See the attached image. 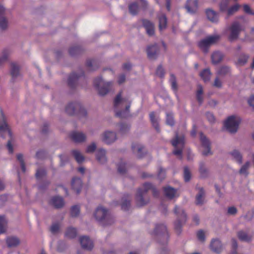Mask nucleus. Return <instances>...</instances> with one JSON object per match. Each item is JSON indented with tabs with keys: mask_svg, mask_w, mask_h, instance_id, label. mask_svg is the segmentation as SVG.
I'll list each match as a JSON object with an SVG mask.
<instances>
[{
	"mask_svg": "<svg viewBox=\"0 0 254 254\" xmlns=\"http://www.w3.org/2000/svg\"><path fill=\"white\" fill-rule=\"evenodd\" d=\"M114 105L117 117L123 118L127 116L130 106V102L128 98L123 97L120 93L115 98Z\"/></svg>",
	"mask_w": 254,
	"mask_h": 254,
	"instance_id": "1",
	"label": "nucleus"
},
{
	"mask_svg": "<svg viewBox=\"0 0 254 254\" xmlns=\"http://www.w3.org/2000/svg\"><path fill=\"white\" fill-rule=\"evenodd\" d=\"M151 189L152 190L153 194L155 196H157L158 195V191L156 189L154 188L150 183H144L142 186L138 190L135 198L137 206H142L148 203L149 199L145 196V194Z\"/></svg>",
	"mask_w": 254,
	"mask_h": 254,
	"instance_id": "2",
	"label": "nucleus"
},
{
	"mask_svg": "<svg viewBox=\"0 0 254 254\" xmlns=\"http://www.w3.org/2000/svg\"><path fill=\"white\" fill-rule=\"evenodd\" d=\"M94 216L97 221L103 225H111L114 222V218L111 213L107 209L102 206H99L96 209Z\"/></svg>",
	"mask_w": 254,
	"mask_h": 254,
	"instance_id": "3",
	"label": "nucleus"
},
{
	"mask_svg": "<svg viewBox=\"0 0 254 254\" xmlns=\"http://www.w3.org/2000/svg\"><path fill=\"white\" fill-rule=\"evenodd\" d=\"M174 213L176 215V220L174 223L175 229L180 234L182 227L187 221V216L184 209L181 206L176 205L174 209Z\"/></svg>",
	"mask_w": 254,
	"mask_h": 254,
	"instance_id": "4",
	"label": "nucleus"
},
{
	"mask_svg": "<svg viewBox=\"0 0 254 254\" xmlns=\"http://www.w3.org/2000/svg\"><path fill=\"white\" fill-rule=\"evenodd\" d=\"M243 30V27L239 21H233L226 29V31L229 33L228 35V40L231 42L237 40L239 38L240 33Z\"/></svg>",
	"mask_w": 254,
	"mask_h": 254,
	"instance_id": "5",
	"label": "nucleus"
},
{
	"mask_svg": "<svg viewBox=\"0 0 254 254\" xmlns=\"http://www.w3.org/2000/svg\"><path fill=\"white\" fill-rule=\"evenodd\" d=\"M94 85L97 88L99 94L104 96L111 90L113 83L112 81H105L101 77H98L95 79Z\"/></svg>",
	"mask_w": 254,
	"mask_h": 254,
	"instance_id": "6",
	"label": "nucleus"
},
{
	"mask_svg": "<svg viewBox=\"0 0 254 254\" xmlns=\"http://www.w3.org/2000/svg\"><path fill=\"white\" fill-rule=\"evenodd\" d=\"M220 39V36L214 35L202 39L198 43L199 48L204 53H207L210 47Z\"/></svg>",
	"mask_w": 254,
	"mask_h": 254,
	"instance_id": "7",
	"label": "nucleus"
},
{
	"mask_svg": "<svg viewBox=\"0 0 254 254\" xmlns=\"http://www.w3.org/2000/svg\"><path fill=\"white\" fill-rule=\"evenodd\" d=\"M172 144L175 148L173 151L174 154L181 157L185 144L184 136L183 135L179 136L176 134L175 138L172 141Z\"/></svg>",
	"mask_w": 254,
	"mask_h": 254,
	"instance_id": "8",
	"label": "nucleus"
},
{
	"mask_svg": "<svg viewBox=\"0 0 254 254\" xmlns=\"http://www.w3.org/2000/svg\"><path fill=\"white\" fill-rule=\"evenodd\" d=\"M241 120L239 117L232 116L229 117L225 122V127L231 133H235L238 128Z\"/></svg>",
	"mask_w": 254,
	"mask_h": 254,
	"instance_id": "9",
	"label": "nucleus"
},
{
	"mask_svg": "<svg viewBox=\"0 0 254 254\" xmlns=\"http://www.w3.org/2000/svg\"><path fill=\"white\" fill-rule=\"evenodd\" d=\"M66 112L70 115H74L76 113L85 116L86 114L84 108H83L81 104L79 103H71L68 104L65 108Z\"/></svg>",
	"mask_w": 254,
	"mask_h": 254,
	"instance_id": "10",
	"label": "nucleus"
},
{
	"mask_svg": "<svg viewBox=\"0 0 254 254\" xmlns=\"http://www.w3.org/2000/svg\"><path fill=\"white\" fill-rule=\"evenodd\" d=\"M101 139L107 144H111L117 140V133L114 131L107 130L101 134Z\"/></svg>",
	"mask_w": 254,
	"mask_h": 254,
	"instance_id": "11",
	"label": "nucleus"
},
{
	"mask_svg": "<svg viewBox=\"0 0 254 254\" xmlns=\"http://www.w3.org/2000/svg\"><path fill=\"white\" fill-rule=\"evenodd\" d=\"M200 139L201 142L202 153L204 156L212 154L210 150V143L209 140L202 133L200 134Z\"/></svg>",
	"mask_w": 254,
	"mask_h": 254,
	"instance_id": "12",
	"label": "nucleus"
},
{
	"mask_svg": "<svg viewBox=\"0 0 254 254\" xmlns=\"http://www.w3.org/2000/svg\"><path fill=\"white\" fill-rule=\"evenodd\" d=\"M197 192L195 196V203L196 205L202 206L205 203V192L202 187L197 186Z\"/></svg>",
	"mask_w": 254,
	"mask_h": 254,
	"instance_id": "13",
	"label": "nucleus"
},
{
	"mask_svg": "<svg viewBox=\"0 0 254 254\" xmlns=\"http://www.w3.org/2000/svg\"><path fill=\"white\" fill-rule=\"evenodd\" d=\"M131 148L133 153L138 158H142L146 153L144 146L140 144L137 143H132Z\"/></svg>",
	"mask_w": 254,
	"mask_h": 254,
	"instance_id": "14",
	"label": "nucleus"
},
{
	"mask_svg": "<svg viewBox=\"0 0 254 254\" xmlns=\"http://www.w3.org/2000/svg\"><path fill=\"white\" fill-rule=\"evenodd\" d=\"M210 248L213 252L219 254L222 252L223 246L221 242L219 239H214L211 240Z\"/></svg>",
	"mask_w": 254,
	"mask_h": 254,
	"instance_id": "15",
	"label": "nucleus"
},
{
	"mask_svg": "<svg viewBox=\"0 0 254 254\" xmlns=\"http://www.w3.org/2000/svg\"><path fill=\"white\" fill-rule=\"evenodd\" d=\"M79 241L82 248L85 250H91L93 248L92 241L87 236L81 237Z\"/></svg>",
	"mask_w": 254,
	"mask_h": 254,
	"instance_id": "16",
	"label": "nucleus"
},
{
	"mask_svg": "<svg viewBox=\"0 0 254 254\" xmlns=\"http://www.w3.org/2000/svg\"><path fill=\"white\" fill-rule=\"evenodd\" d=\"M71 138L76 142H82L86 140V134L80 131H73L70 134Z\"/></svg>",
	"mask_w": 254,
	"mask_h": 254,
	"instance_id": "17",
	"label": "nucleus"
},
{
	"mask_svg": "<svg viewBox=\"0 0 254 254\" xmlns=\"http://www.w3.org/2000/svg\"><path fill=\"white\" fill-rule=\"evenodd\" d=\"M142 24L149 36H153L154 34L155 26L152 22L147 19H143Z\"/></svg>",
	"mask_w": 254,
	"mask_h": 254,
	"instance_id": "18",
	"label": "nucleus"
},
{
	"mask_svg": "<svg viewBox=\"0 0 254 254\" xmlns=\"http://www.w3.org/2000/svg\"><path fill=\"white\" fill-rule=\"evenodd\" d=\"M197 0H188L186 4L187 11L190 13H194L197 10Z\"/></svg>",
	"mask_w": 254,
	"mask_h": 254,
	"instance_id": "19",
	"label": "nucleus"
},
{
	"mask_svg": "<svg viewBox=\"0 0 254 254\" xmlns=\"http://www.w3.org/2000/svg\"><path fill=\"white\" fill-rule=\"evenodd\" d=\"M96 158L101 164H105L107 161L106 151L103 148H99L96 152Z\"/></svg>",
	"mask_w": 254,
	"mask_h": 254,
	"instance_id": "20",
	"label": "nucleus"
},
{
	"mask_svg": "<svg viewBox=\"0 0 254 254\" xmlns=\"http://www.w3.org/2000/svg\"><path fill=\"white\" fill-rule=\"evenodd\" d=\"M49 203L51 205L58 209L61 208L64 204L63 198L59 196L52 197Z\"/></svg>",
	"mask_w": 254,
	"mask_h": 254,
	"instance_id": "21",
	"label": "nucleus"
},
{
	"mask_svg": "<svg viewBox=\"0 0 254 254\" xmlns=\"http://www.w3.org/2000/svg\"><path fill=\"white\" fill-rule=\"evenodd\" d=\"M237 236L240 241L249 242L251 241L253 235L248 231L241 230L238 232Z\"/></svg>",
	"mask_w": 254,
	"mask_h": 254,
	"instance_id": "22",
	"label": "nucleus"
},
{
	"mask_svg": "<svg viewBox=\"0 0 254 254\" xmlns=\"http://www.w3.org/2000/svg\"><path fill=\"white\" fill-rule=\"evenodd\" d=\"M251 162L250 161L245 162L242 164L238 171V173L240 175L247 177L249 174V170L251 167Z\"/></svg>",
	"mask_w": 254,
	"mask_h": 254,
	"instance_id": "23",
	"label": "nucleus"
},
{
	"mask_svg": "<svg viewBox=\"0 0 254 254\" xmlns=\"http://www.w3.org/2000/svg\"><path fill=\"white\" fill-rule=\"evenodd\" d=\"M149 118L152 126L158 132H159L160 129L159 125V122L160 121L159 116L155 114L154 112H151L149 114Z\"/></svg>",
	"mask_w": 254,
	"mask_h": 254,
	"instance_id": "24",
	"label": "nucleus"
},
{
	"mask_svg": "<svg viewBox=\"0 0 254 254\" xmlns=\"http://www.w3.org/2000/svg\"><path fill=\"white\" fill-rule=\"evenodd\" d=\"M207 19L213 23H217L218 21V13L212 9H207L205 11Z\"/></svg>",
	"mask_w": 254,
	"mask_h": 254,
	"instance_id": "25",
	"label": "nucleus"
},
{
	"mask_svg": "<svg viewBox=\"0 0 254 254\" xmlns=\"http://www.w3.org/2000/svg\"><path fill=\"white\" fill-rule=\"evenodd\" d=\"M164 192L165 196L169 199H172L178 196L177 190L169 186L164 188Z\"/></svg>",
	"mask_w": 254,
	"mask_h": 254,
	"instance_id": "26",
	"label": "nucleus"
},
{
	"mask_svg": "<svg viewBox=\"0 0 254 254\" xmlns=\"http://www.w3.org/2000/svg\"><path fill=\"white\" fill-rule=\"evenodd\" d=\"M159 51V48L156 44L149 46L147 50L148 58L150 59H155Z\"/></svg>",
	"mask_w": 254,
	"mask_h": 254,
	"instance_id": "27",
	"label": "nucleus"
},
{
	"mask_svg": "<svg viewBox=\"0 0 254 254\" xmlns=\"http://www.w3.org/2000/svg\"><path fill=\"white\" fill-rule=\"evenodd\" d=\"M249 58L248 54L241 53L238 56L235 63L238 66H244L248 63Z\"/></svg>",
	"mask_w": 254,
	"mask_h": 254,
	"instance_id": "28",
	"label": "nucleus"
},
{
	"mask_svg": "<svg viewBox=\"0 0 254 254\" xmlns=\"http://www.w3.org/2000/svg\"><path fill=\"white\" fill-rule=\"evenodd\" d=\"M71 185L73 190L78 194L80 192L82 187V181L80 178H74L71 182Z\"/></svg>",
	"mask_w": 254,
	"mask_h": 254,
	"instance_id": "29",
	"label": "nucleus"
},
{
	"mask_svg": "<svg viewBox=\"0 0 254 254\" xmlns=\"http://www.w3.org/2000/svg\"><path fill=\"white\" fill-rule=\"evenodd\" d=\"M153 233L155 235L165 234L167 233L166 226L163 224H157Z\"/></svg>",
	"mask_w": 254,
	"mask_h": 254,
	"instance_id": "30",
	"label": "nucleus"
},
{
	"mask_svg": "<svg viewBox=\"0 0 254 254\" xmlns=\"http://www.w3.org/2000/svg\"><path fill=\"white\" fill-rule=\"evenodd\" d=\"M233 160L239 164H241L243 162V156L242 154L237 150H234L230 153Z\"/></svg>",
	"mask_w": 254,
	"mask_h": 254,
	"instance_id": "31",
	"label": "nucleus"
},
{
	"mask_svg": "<svg viewBox=\"0 0 254 254\" xmlns=\"http://www.w3.org/2000/svg\"><path fill=\"white\" fill-rule=\"evenodd\" d=\"M223 55L219 51L214 52L211 55V60L213 64H217L219 63L223 59Z\"/></svg>",
	"mask_w": 254,
	"mask_h": 254,
	"instance_id": "32",
	"label": "nucleus"
},
{
	"mask_svg": "<svg viewBox=\"0 0 254 254\" xmlns=\"http://www.w3.org/2000/svg\"><path fill=\"white\" fill-rule=\"evenodd\" d=\"M79 77L80 76L76 73H73L71 74L68 79V85L71 88L74 87L75 86L77 81L79 79Z\"/></svg>",
	"mask_w": 254,
	"mask_h": 254,
	"instance_id": "33",
	"label": "nucleus"
},
{
	"mask_svg": "<svg viewBox=\"0 0 254 254\" xmlns=\"http://www.w3.org/2000/svg\"><path fill=\"white\" fill-rule=\"evenodd\" d=\"M6 243L9 247H14L18 246L20 243V241L17 237H9L6 239Z\"/></svg>",
	"mask_w": 254,
	"mask_h": 254,
	"instance_id": "34",
	"label": "nucleus"
},
{
	"mask_svg": "<svg viewBox=\"0 0 254 254\" xmlns=\"http://www.w3.org/2000/svg\"><path fill=\"white\" fill-rule=\"evenodd\" d=\"M159 27L160 31L165 29L167 26V19L165 14H162L158 16Z\"/></svg>",
	"mask_w": 254,
	"mask_h": 254,
	"instance_id": "35",
	"label": "nucleus"
},
{
	"mask_svg": "<svg viewBox=\"0 0 254 254\" xmlns=\"http://www.w3.org/2000/svg\"><path fill=\"white\" fill-rule=\"evenodd\" d=\"M10 73L13 78L16 77L19 75V67L16 64H11Z\"/></svg>",
	"mask_w": 254,
	"mask_h": 254,
	"instance_id": "36",
	"label": "nucleus"
},
{
	"mask_svg": "<svg viewBox=\"0 0 254 254\" xmlns=\"http://www.w3.org/2000/svg\"><path fill=\"white\" fill-rule=\"evenodd\" d=\"M72 153L75 159L78 163H81L84 161V156L79 151L74 150L72 151Z\"/></svg>",
	"mask_w": 254,
	"mask_h": 254,
	"instance_id": "37",
	"label": "nucleus"
},
{
	"mask_svg": "<svg viewBox=\"0 0 254 254\" xmlns=\"http://www.w3.org/2000/svg\"><path fill=\"white\" fill-rule=\"evenodd\" d=\"M196 98L199 104H201L203 101V88L202 86L200 85H198L197 86V90L196 91Z\"/></svg>",
	"mask_w": 254,
	"mask_h": 254,
	"instance_id": "38",
	"label": "nucleus"
},
{
	"mask_svg": "<svg viewBox=\"0 0 254 254\" xmlns=\"http://www.w3.org/2000/svg\"><path fill=\"white\" fill-rule=\"evenodd\" d=\"M231 72V68L228 66H222L217 71V74L219 76H225L229 74Z\"/></svg>",
	"mask_w": 254,
	"mask_h": 254,
	"instance_id": "39",
	"label": "nucleus"
},
{
	"mask_svg": "<svg viewBox=\"0 0 254 254\" xmlns=\"http://www.w3.org/2000/svg\"><path fill=\"white\" fill-rule=\"evenodd\" d=\"M65 236L67 238L72 239L75 238L77 235L76 229L74 228L69 227L65 234Z\"/></svg>",
	"mask_w": 254,
	"mask_h": 254,
	"instance_id": "40",
	"label": "nucleus"
},
{
	"mask_svg": "<svg viewBox=\"0 0 254 254\" xmlns=\"http://www.w3.org/2000/svg\"><path fill=\"white\" fill-rule=\"evenodd\" d=\"M211 74V72L208 68L204 69L200 74V76L205 82L209 81Z\"/></svg>",
	"mask_w": 254,
	"mask_h": 254,
	"instance_id": "41",
	"label": "nucleus"
},
{
	"mask_svg": "<svg viewBox=\"0 0 254 254\" xmlns=\"http://www.w3.org/2000/svg\"><path fill=\"white\" fill-rule=\"evenodd\" d=\"M119 133L121 134H125L127 133L130 129V126L126 124L121 123L119 124Z\"/></svg>",
	"mask_w": 254,
	"mask_h": 254,
	"instance_id": "42",
	"label": "nucleus"
},
{
	"mask_svg": "<svg viewBox=\"0 0 254 254\" xmlns=\"http://www.w3.org/2000/svg\"><path fill=\"white\" fill-rule=\"evenodd\" d=\"M118 171L121 174H125L127 171V167L125 162L121 161L118 164Z\"/></svg>",
	"mask_w": 254,
	"mask_h": 254,
	"instance_id": "43",
	"label": "nucleus"
},
{
	"mask_svg": "<svg viewBox=\"0 0 254 254\" xmlns=\"http://www.w3.org/2000/svg\"><path fill=\"white\" fill-rule=\"evenodd\" d=\"M80 213V207L78 205H74L70 209V215L72 217H76Z\"/></svg>",
	"mask_w": 254,
	"mask_h": 254,
	"instance_id": "44",
	"label": "nucleus"
},
{
	"mask_svg": "<svg viewBox=\"0 0 254 254\" xmlns=\"http://www.w3.org/2000/svg\"><path fill=\"white\" fill-rule=\"evenodd\" d=\"M199 170L202 177H205L207 175L208 170L204 163H200Z\"/></svg>",
	"mask_w": 254,
	"mask_h": 254,
	"instance_id": "45",
	"label": "nucleus"
},
{
	"mask_svg": "<svg viewBox=\"0 0 254 254\" xmlns=\"http://www.w3.org/2000/svg\"><path fill=\"white\" fill-rule=\"evenodd\" d=\"M6 221L3 217L0 216V234L6 231Z\"/></svg>",
	"mask_w": 254,
	"mask_h": 254,
	"instance_id": "46",
	"label": "nucleus"
},
{
	"mask_svg": "<svg viewBox=\"0 0 254 254\" xmlns=\"http://www.w3.org/2000/svg\"><path fill=\"white\" fill-rule=\"evenodd\" d=\"M139 10L138 5L135 2L130 4L129 6V10L132 15H135L137 13Z\"/></svg>",
	"mask_w": 254,
	"mask_h": 254,
	"instance_id": "47",
	"label": "nucleus"
},
{
	"mask_svg": "<svg viewBox=\"0 0 254 254\" xmlns=\"http://www.w3.org/2000/svg\"><path fill=\"white\" fill-rule=\"evenodd\" d=\"M122 209L124 210H127L128 209L130 206V200L126 197H124L122 199L121 203Z\"/></svg>",
	"mask_w": 254,
	"mask_h": 254,
	"instance_id": "48",
	"label": "nucleus"
},
{
	"mask_svg": "<svg viewBox=\"0 0 254 254\" xmlns=\"http://www.w3.org/2000/svg\"><path fill=\"white\" fill-rule=\"evenodd\" d=\"M240 7V5L239 4H235L231 7H229L227 9L228 15L230 16L233 15L239 10Z\"/></svg>",
	"mask_w": 254,
	"mask_h": 254,
	"instance_id": "49",
	"label": "nucleus"
},
{
	"mask_svg": "<svg viewBox=\"0 0 254 254\" xmlns=\"http://www.w3.org/2000/svg\"><path fill=\"white\" fill-rule=\"evenodd\" d=\"M8 26V21L4 17H0V28L2 30H5Z\"/></svg>",
	"mask_w": 254,
	"mask_h": 254,
	"instance_id": "50",
	"label": "nucleus"
},
{
	"mask_svg": "<svg viewBox=\"0 0 254 254\" xmlns=\"http://www.w3.org/2000/svg\"><path fill=\"white\" fill-rule=\"evenodd\" d=\"M9 55L10 52L7 50V49H4L3 50L1 58H0V60H1V64L7 60Z\"/></svg>",
	"mask_w": 254,
	"mask_h": 254,
	"instance_id": "51",
	"label": "nucleus"
},
{
	"mask_svg": "<svg viewBox=\"0 0 254 254\" xmlns=\"http://www.w3.org/2000/svg\"><path fill=\"white\" fill-rule=\"evenodd\" d=\"M184 180L186 182H188L190 181L191 178V174L190 171L187 167L184 168Z\"/></svg>",
	"mask_w": 254,
	"mask_h": 254,
	"instance_id": "52",
	"label": "nucleus"
},
{
	"mask_svg": "<svg viewBox=\"0 0 254 254\" xmlns=\"http://www.w3.org/2000/svg\"><path fill=\"white\" fill-rule=\"evenodd\" d=\"M166 124L170 126L174 125L173 115L172 113L166 114Z\"/></svg>",
	"mask_w": 254,
	"mask_h": 254,
	"instance_id": "53",
	"label": "nucleus"
},
{
	"mask_svg": "<svg viewBox=\"0 0 254 254\" xmlns=\"http://www.w3.org/2000/svg\"><path fill=\"white\" fill-rule=\"evenodd\" d=\"M170 82L171 84L172 88L174 91H177V85L176 83V78L174 75L171 74L170 79Z\"/></svg>",
	"mask_w": 254,
	"mask_h": 254,
	"instance_id": "54",
	"label": "nucleus"
},
{
	"mask_svg": "<svg viewBox=\"0 0 254 254\" xmlns=\"http://www.w3.org/2000/svg\"><path fill=\"white\" fill-rule=\"evenodd\" d=\"M238 212L237 208L235 206L229 207L227 209V214L229 215L234 216Z\"/></svg>",
	"mask_w": 254,
	"mask_h": 254,
	"instance_id": "55",
	"label": "nucleus"
},
{
	"mask_svg": "<svg viewBox=\"0 0 254 254\" xmlns=\"http://www.w3.org/2000/svg\"><path fill=\"white\" fill-rule=\"evenodd\" d=\"M80 51V48L78 47H71L69 50V54L71 56H75L76 55L79 53Z\"/></svg>",
	"mask_w": 254,
	"mask_h": 254,
	"instance_id": "56",
	"label": "nucleus"
},
{
	"mask_svg": "<svg viewBox=\"0 0 254 254\" xmlns=\"http://www.w3.org/2000/svg\"><path fill=\"white\" fill-rule=\"evenodd\" d=\"M46 175V172L44 169L37 170L36 173V177L38 179L42 178Z\"/></svg>",
	"mask_w": 254,
	"mask_h": 254,
	"instance_id": "57",
	"label": "nucleus"
},
{
	"mask_svg": "<svg viewBox=\"0 0 254 254\" xmlns=\"http://www.w3.org/2000/svg\"><path fill=\"white\" fill-rule=\"evenodd\" d=\"M96 148V145L94 142L92 143L89 145L86 148V152L87 153H93Z\"/></svg>",
	"mask_w": 254,
	"mask_h": 254,
	"instance_id": "58",
	"label": "nucleus"
},
{
	"mask_svg": "<svg viewBox=\"0 0 254 254\" xmlns=\"http://www.w3.org/2000/svg\"><path fill=\"white\" fill-rule=\"evenodd\" d=\"M197 237L198 239L201 242H204L205 240V233L203 231L200 230L197 233Z\"/></svg>",
	"mask_w": 254,
	"mask_h": 254,
	"instance_id": "59",
	"label": "nucleus"
},
{
	"mask_svg": "<svg viewBox=\"0 0 254 254\" xmlns=\"http://www.w3.org/2000/svg\"><path fill=\"white\" fill-rule=\"evenodd\" d=\"M231 242L233 250L231 254H236V249L238 247L237 241L235 239H232Z\"/></svg>",
	"mask_w": 254,
	"mask_h": 254,
	"instance_id": "60",
	"label": "nucleus"
},
{
	"mask_svg": "<svg viewBox=\"0 0 254 254\" xmlns=\"http://www.w3.org/2000/svg\"><path fill=\"white\" fill-rule=\"evenodd\" d=\"M205 116L206 119L210 123H213L215 122V117L211 113L207 112L206 113Z\"/></svg>",
	"mask_w": 254,
	"mask_h": 254,
	"instance_id": "61",
	"label": "nucleus"
},
{
	"mask_svg": "<svg viewBox=\"0 0 254 254\" xmlns=\"http://www.w3.org/2000/svg\"><path fill=\"white\" fill-rule=\"evenodd\" d=\"M158 176L161 180H163L165 178V170L162 168H160L158 174Z\"/></svg>",
	"mask_w": 254,
	"mask_h": 254,
	"instance_id": "62",
	"label": "nucleus"
},
{
	"mask_svg": "<svg viewBox=\"0 0 254 254\" xmlns=\"http://www.w3.org/2000/svg\"><path fill=\"white\" fill-rule=\"evenodd\" d=\"M7 131L9 133V131L8 130V128L7 127V125L5 123V121H3V123L0 125V132Z\"/></svg>",
	"mask_w": 254,
	"mask_h": 254,
	"instance_id": "63",
	"label": "nucleus"
},
{
	"mask_svg": "<svg viewBox=\"0 0 254 254\" xmlns=\"http://www.w3.org/2000/svg\"><path fill=\"white\" fill-rule=\"evenodd\" d=\"M60 229V226L58 224L55 223L52 225L51 227V231L52 233L55 234L57 233Z\"/></svg>",
	"mask_w": 254,
	"mask_h": 254,
	"instance_id": "64",
	"label": "nucleus"
}]
</instances>
